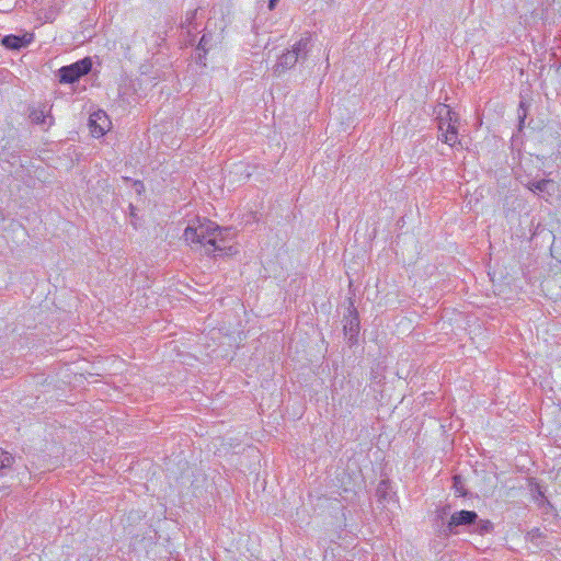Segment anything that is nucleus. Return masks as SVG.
<instances>
[{
  "mask_svg": "<svg viewBox=\"0 0 561 561\" xmlns=\"http://www.w3.org/2000/svg\"><path fill=\"white\" fill-rule=\"evenodd\" d=\"M32 37L27 34L23 36L7 35L2 38V45L9 49H20L31 43Z\"/></svg>",
  "mask_w": 561,
  "mask_h": 561,
  "instance_id": "1a4fd4ad",
  "label": "nucleus"
},
{
  "mask_svg": "<svg viewBox=\"0 0 561 561\" xmlns=\"http://www.w3.org/2000/svg\"><path fill=\"white\" fill-rule=\"evenodd\" d=\"M197 10L188 11L185 15L184 21L181 23L182 28H187V33H191V25L193 24L194 20L196 19Z\"/></svg>",
  "mask_w": 561,
  "mask_h": 561,
  "instance_id": "2eb2a0df",
  "label": "nucleus"
},
{
  "mask_svg": "<svg viewBox=\"0 0 561 561\" xmlns=\"http://www.w3.org/2000/svg\"><path fill=\"white\" fill-rule=\"evenodd\" d=\"M531 192H540L546 193L549 196L553 192V181L548 179H542L539 181H531L526 185Z\"/></svg>",
  "mask_w": 561,
  "mask_h": 561,
  "instance_id": "9d476101",
  "label": "nucleus"
},
{
  "mask_svg": "<svg viewBox=\"0 0 561 561\" xmlns=\"http://www.w3.org/2000/svg\"><path fill=\"white\" fill-rule=\"evenodd\" d=\"M454 488L456 492L459 493V495H466V492L463 491L461 485V478L459 476L454 477Z\"/></svg>",
  "mask_w": 561,
  "mask_h": 561,
  "instance_id": "a211bd4d",
  "label": "nucleus"
},
{
  "mask_svg": "<svg viewBox=\"0 0 561 561\" xmlns=\"http://www.w3.org/2000/svg\"><path fill=\"white\" fill-rule=\"evenodd\" d=\"M111 122L103 111L94 112L90 115L89 126L93 137H101L110 129Z\"/></svg>",
  "mask_w": 561,
  "mask_h": 561,
  "instance_id": "20e7f679",
  "label": "nucleus"
},
{
  "mask_svg": "<svg viewBox=\"0 0 561 561\" xmlns=\"http://www.w3.org/2000/svg\"><path fill=\"white\" fill-rule=\"evenodd\" d=\"M438 115V138L449 146H455L458 142V124L459 115L453 111L448 105H439L437 110Z\"/></svg>",
  "mask_w": 561,
  "mask_h": 561,
  "instance_id": "f03ea898",
  "label": "nucleus"
},
{
  "mask_svg": "<svg viewBox=\"0 0 561 561\" xmlns=\"http://www.w3.org/2000/svg\"><path fill=\"white\" fill-rule=\"evenodd\" d=\"M478 514L473 511H459L455 512L447 525L449 531L455 533V528L458 526H468L476 524Z\"/></svg>",
  "mask_w": 561,
  "mask_h": 561,
  "instance_id": "39448f33",
  "label": "nucleus"
},
{
  "mask_svg": "<svg viewBox=\"0 0 561 561\" xmlns=\"http://www.w3.org/2000/svg\"><path fill=\"white\" fill-rule=\"evenodd\" d=\"M30 119L36 125H42L45 128L50 127L54 124V117L50 115V106L42 104L37 107H33L30 112Z\"/></svg>",
  "mask_w": 561,
  "mask_h": 561,
  "instance_id": "423d86ee",
  "label": "nucleus"
},
{
  "mask_svg": "<svg viewBox=\"0 0 561 561\" xmlns=\"http://www.w3.org/2000/svg\"><path fill=\"white\" fill-rule=\"evenodd\" d=\"M393 494L390 482L388 480H381L376 489L378 500L380 502H389Z\"/></svg>",
  "mask_w": 561,
  "mask_h": 561,
  "instance_id": "9b49d317",
  "label": "nucleus"
},
{
  "mask_svg": "<svg viewBox=\"0 0 561 561\" xmlns=\"http://www.w3.org/2000/svg\"><path fill=\"white\" fill-rule=\"evenodd\" d=\"M92 68V60L85 57L79 61H76L69 66L61 67L59 72V81L61 83H73L78 81L82 76L90 72Z\"/></svg>",
  "mask_w": 561,
  "mask_h": 561,
  "instance_id": "7ed1b4c3",
  "label": "nucleus"
},
{
  "mask_svg": "<svg viewBox=\"0 0 561 561\" xmlns=\"http://www.w3.org/2000/svg\"><path fill=\"white\" fill-rule=\"evenodd\" d=\"M230 229L221 228L216 222L204 220L196 227L188 226L184 230V240L190 244H199L206 249V253L220 252L229 254L231 247L226 244Z\"/></svg>",
  "mask_w": 561,
  "mask_h": 561,
  "instance_id": "f257e3e1",
  "label": "nucleus"
},
{
  "mask_svg": "<svg viewBox=\"0 0 561 561\" xmlns=\"http://www.w3.org/2000/svg\"><path fill=\"white\" fill-rule=\"evenodd\" d=\"M13 461L14 458L8 451L0 448V476L8 474Z\"/></svg>",
  "mask_w": 561,
  "mask_h": 561,
  "instance_id": "f8f14e48",
  "label": "nucleus"
},
{
  "mask_svg": "<svg viewBox=\"0 0 561 561\" xmlns=\"http://www.w3.org/2000/svg\"><path fill=\"white\" fill-rule=\"evenodd\" d=\"M474 525L476 531L480 535L490 534L493 530V524L489 519H477Z\"/></svg>",
  "mask_w": 561,
  "mask_h": 561,
  "instance_id": "ddd939ff",
  "label": "nucleus"
},
{
  "mask_svg": "<svg viewBox=\"0 0 561 561\" xmlns=\"http://www.w3.org/2000/svg\"><path fill=\"white\" fill-rule=\"evenodd\" d=\"M344 329H345V330H348V332H350L351 336H353L354 334H356V333H357V331H358V321H357V319H356V318L352 319V320L350 321L348 327H347V325H344Z\"/></svg>",
  "mask_w": 561,
  "mask_h": 561,
  "instance_id": "f3484780",
  "label": "nucleus"
},
{
  "mask_svg": "<svg viewBox=\"0 0 561 561\" xmlns=\"http://www.w3.org/2000/svg\"><path fill=\"white\" fill-rule=\"evenodd\" d=\"M209 42H210V38L208 37L207 34H204L198 43V49L199 50H203L204 53H206L208 50V47H209Z\"/></svg>",
  "mask_w": 561,
  "mask_h": 561,
  "instance_id": "dca6fc26",
  "label": "nucleus"
},
{
  "mask_svg": "<svg viewBox=\"0 0 561 561\" xmlns=\"http://www.w3.org/2000/svg\"><path fill=\"white\" fill-rule=\"evenodd\" d=\"M517 116H518V129L522 130L524 128V123L527 116V107L526 103L524 101H520L518 110H517Z\"/></svg>",
  "mask_w": 561,
  "mask_h": 561,
  "instance_id": "4468645a",
  "label": "nucleus"
},
{
  "mask_svg": "<svg viewBox=\"0 0 561 561\" xmlns=\"http://www.w3.org/2000/svg\"><path fill=\"white\" fill-rule=\"evenodd\" d=\"M300 60L289 50H285L278 56L276 64L273 67L275 75L280 76L287 70L293 69Z\"/></svg>",
  "mask_w": 561,
  "mask_h": 561,
  "instance_id": "6e6552de",
  "label": "nucleus"
},
{
  "mask_svg": "<svg viewBox=\"0 0 561 561\" xmlns=\"http://www.w3.org/2000/svg\"><path fill=\"white\" fill-rule=\"evenodd\" d=\"M311 48L312 37L309 32H306L296 43L291 45V47L288 50L293 53L300 61H304L307 59Z\"/></svg>",
  "mask_w": 561,
  "mask_h": 561,
  "instance_id": "0eeeda50",
  "label": "nucleus"
},
{
  "mask_svg": "<svg viewBox=\"0 0 561 561\" xmlns=\"http://www.w3.org/2000/svg\"><path fill=\"white\" fill-rule=\"evenodd\" d=\"M278 0H270L268 1V9L270 10H274L276 4H277Z\"/></svg>",
  "mask_w": 561,
  "mask_h": 561,
  "instance_id": "6ab92c4d",
  "label": "nucleus"
}]
</instances>
